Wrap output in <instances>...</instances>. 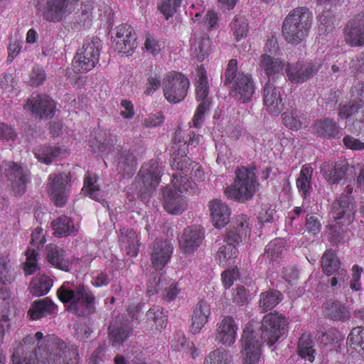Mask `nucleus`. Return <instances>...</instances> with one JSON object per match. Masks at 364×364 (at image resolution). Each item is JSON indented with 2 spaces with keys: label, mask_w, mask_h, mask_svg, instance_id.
<instances>
[{
  "label": "nucleus",
  "mask_w": 364,
  "mask_h": 364,
  "mask_svg": "<svg viewBox=\"0 0 364 364\" xmlns=\"http://www.w3.org/2000/svg\"><path fill=\"white\" fill-rule=\"evenodd\" d=\"M322 309L324 317L333 321L346 322L351 316L348 306L339 301H328Z\"/></svg>",
  "instance_id": "393cba45"
},
{
  "label": "nucleus",
  "mask_w": 364,
  "mask_h": 364,
  "mask_svg": "<svg viewBox=\"0 0 364 364\" xmlns=\"http://www.w3.org/2000/svg\"><path fill=\"white\" fill-rule=\"evenodd\" d=\"M343 40L350 47L364 46V11L348 21L343 28Z\"/></svg>",
  "instance_id": "2eb2a0df"
},
{
  "label": "nucleus",
  "mask_w": 364,
  "mask_h": 364,
  "mask_svg": "<svg viewBox=\"0 0 364 364\" xmlns=\"http://www.w3.org/2000/svg\"><path fill=\"white\" fill-rule=\"evenodd\" d=\"M136 34L133 28L127 24L116 27L114 36L111 37L112 44L119 53L132 55L137 46Z\"/></svg>",
  "instance_id": "f8f14e48"
},
{
  "label": "nucleus",
  "mask_w": 364,
  "mask_h": 364,
  "mask_svg": "<svg viewBox=\"0 0 364 364\" xmlns=\"http://www.w3.org/2000/svg\"><path fill=\"white\" fill-rule=\"evenodd\" d=\"M162 291V297L167 301H171L176 299L177 296L179 289L176 284L172 282L170 284L164 286Z\"/></svg>",
  "instance_id": "338daca9"
},
{
  "label": "nucleus",
  "mask_w": 364,
  "mask_h": 364,
  "mask_svg": "<svg viewBox=\"0 0 364 364\" xmlns=\"http://www.w3.org/2000/svg\"><path fill=\"white\" fill-rule=\"evenodd\" d=\"M26 344H35V353H30L23 358L18 351L13 353V364H77L78 350L75 346H67L65 343L55 335L43 337L41 331L27 336L23 339Z\"/></svg>",
  "instance_id": "f257e3e1"
},
{
  "label": "nucleus",
  "mask_w": 364,
  "mask_h": 364,
  "mask_svg": "<svg viewBox=\"0 0 364 364\" xmlns=\"http://www.w3.org/2000/svg\"><path fill=\"white\" fill-rule=\"evenodd\" d=\"M250 218L246 215H240L235 218V225L226 233V239L240 244L250 235Z\"/></svg>",
  "instance_id": "bb28decb"
},
{
  "label": "nucleus",
  "mask_w": 364,
  "mask_h": 364,
  "mask_svg": "<svg viewBox=\"0 0 364 364\" xmlns=\"http://www.w3.org/2000/svg\"><path fill=\"white\" fill-rule=\"evenodd\" d=\"M255 170V166L237 168L235 171L234 184L226 188L224 191L225 195L228 198L240 203L251 200L259 187Z\"/></svg>",
  "instance_id": "20e7f679"
},
{
  "label": "nucleus",
  "mask_w": 364,
  "mask_h": 364,
  "mask_svg": "<svg viewBox=\"0 0 364 364\" xmlns=\"http://www.w3.org/2000/svg\"><path fill=\"white\" fill-rule=\"evenodd\" d=\"M321 266L326 274L331 275L341 267V262L336 253L329 250L322 257Z\"/></svg>",
  "instance_id": "de8ad7c7"
},
{
  "label": "nucleus",
  "mask_w": 364,
  "mask_h": 364,
  "mask_svg": "<svg viewBox=\"0 0 364 364\" xmlns=\"http://www.w3.org/2000/svg\"><path fill=\"white\" fill-rule=\"evenodd\" d=\"M5 174L10 182L13 193L22 196L26 190V184L29 181L28 172L17 164L9 161L6 163Z\"/></svg>",
  "instance_id": "f3484780"
},
{
  "label": "nucleus",
  "mask_w": 364,
  "mask_h": 364,
  "mask_svg": "<svg viewBox=\"0 0 364 364\" xmlns=\"http://www.w3.org/2000/svg\"><path fill=\"white\" fill-rule=\"evenodd\" d=\"M314 132L318 137L324 139L340 138L342 135L338 123L330 118L316 120L314 124Z\"/></svg>",
  "instance_id": "cd10ccee"
},
{
  "label": "nucleus",
  "mask_w": 364,
  "mask_h": 364,
  "mask_svg": "<svg viewBox=\"0 0 364 364\" xmlns=\"http://www.w3.org/2000/svg\"><path fill=\"white\" fill-rule=\"evenodd\" d=\"M313 21V14L306 6H299L291 10L285 17L282 33L285 41L298 45L309 36Z\"/></svg>",
  "instance_id": "7ed1b4c3"
},
{
  "label": "nucleus",
  "mask_w": 364,
  "mask_h": 364,
  "mask_svg": "<svg viewBox=\"0 0 364 364\" xmlns=\"http://www.w3.org/2000/svg\"><path fill=\"white\" fill-rule=\"evenodd\" d=\"M210 312V305L206 301L200 300L198 302L193 309L191 318V331L193 333L200 332L208 322Z\"/></svg>",
  "instance_id": "473e14b6"
},
{
  "label": "nucleus",
  "mask_w": 364,
  "mask_h": 364,
  "mask_svg": "<svg viewBox=\"0 0 364 364\" xmlns=\"http://www.w3.org/2000/svg\"><path fill=\"white\" fill-rule=\"evenodd\" d=\"M166 284V278L164 275L157 272L151 273L147 282V291L150 296L153 295L163 290L164 286Z\"/></svg>",
  "instance_id": "5fc2aeb1"
},
{
  "label": "nucleus",
  "mask_w": 364,
  "mask_h": 364,
  "mask_svg": "<svg viewBox=\"0 0 364 364\" xmlns=\"http://www.w3.org/2000/svg\"><path fill=\"white\" fill-rule=\"evenodd\" d=\"M226 245L220 247L218 251V257L220 264L225 265L228 261L234 259L237 257V249L236 246L238 245L236 242H232L225 237Z\"/></svg>",
  "instance_id": "09e8293b"
},
{
  "label": "nucleus",
  "mask_w": 364,
  "mask_h": 364,
  "mask_svg": "<svg viewBox=\"0 0 364 364\" xmlns=\"http://www.w3.org/2000/svg\"><path fill=\"white\" fill-rule=\"evenodd\" d=\"M189 185L178 186L174 183L173 188L166 186L162 191L163 205L170 214H181L187 205L186 194Z\"/></svg>",
  "instance_id": "9b49d317"
},
{
  "label": "nucleus",
  "mask_w": 364,
  "mask_h": 364,
  "mask_svg": "<svg viewBox=\"0 0 364 364\" xmlns=\"http://www.w3.org/2000/svg\"><path fill=\"white\" fill-rule=\"evenodd\" d=\"M312 173L313 168L311 166H303L296 179V187L304 197L310 193Z\"/></svg>",
  "instance_id": "49530a36"
},
{
  "label": "nucleus",
  "mask_w": 364,
  "mask_h": 364,
  "mask_svg": "<svg viewBox=\"0 0 364 364\" xmlns=\"http://www.w3.org/2000/svg\"><path fill=\"white\" fill-rule=\"evenodd\" d=\"M362 107L363 104L356 103L352 100L348 104L339 105L338 114L341 118L347 119L357 112Z\"/></svg>",
  "instance_id": "052dcab7"
},
{
  "label": "nucleus",
  "mask_w": 364,
  "mask_h": 364,
  "mask_svg": "<svg viewBox=\"0 0 364 364\" xmlns=\"http://www.w3.org/2000/svg\"><path fill=\"white\" fill-rule=\"evenodd\" d=\"M284 63L277 58L264 53L261 55L259 61V68L267 76L268 80L275 82L276 79L282 77V70Z\"/></svg>",
  "instance_id": "c756f323"
},
{
  "label": "nucleus",
  "mask_w": 364,
  "mask_h": 364,
  "mask_svg": "<svg viewBox=\"0 0 364 364\" xmlns=\"http://www.w3.org/2000/svg\"><path fill=\"white\" fill-rule=\"evenodd\" d=\"M134 324L123 316H118L114 323L109 326V338L113 346H119L127 340L131 333Z\"/></svg>",
  "instance_id": "b1692460"
},
{
  "label": "nucleus",
  "mask_w": 364,
  "mask_h": 364,
  "mask_svg": "<svg viewBox=\"0 0 364 364\" xmlns=\"http://www.w3.org/2000/svg\"><path fill=\"white\" fill-rule=\"evenodd\" d=\"M46 240L43 229L41 228H37L31 233L30 245L33 247V249H35L38 252V250L43 247Z\"/></svg>",
  "instance_id": "680f3d73"
},
{
  "label": "nucleus",
  "mask_w": 364,
  "mask_h": 364,
  "mask_svg": "<svg viewBox=\"0 0 364 364\" xmlns=\"http://www.w3.org/2000/svg\"><path fill=\"white\" fill-rule=\"evenodd\" d=\"M57 295L63 303L70 302L68 310L78 316H85L95 310V296L83 284L64 282L57 291Z\"/></svg>",
  "instance_id": "f03ea898"
},
{
  "label": "nucleus",
  "mask_w": 364,
  "mask_h": 364,
  "mask_svg": "<svg viewBox=\"0 0 364 364\" xmlns=\"http://www.w3.org/2000/svg\"><path fill=\"white\" fill-rule=\"evenodd\" d=\"M190 161V159L186 155L176 156L173 159L171 167L173 169L181 171L186 176L191 171V164Z\"/></svg>",
  "instance_id": "bf43d9fd"
},
{
  "label": "nucleus",
  "mask_w": 364,
  "mask_h": 364,
  "mask_svg": "<svg viewBox=\"0 0 364 364\" xmlns=\"http://www.w3.org/2000/svg\"><path fill=\"white\" fill-rule=\"evenodd\" d=\"M51 226L54 231V235L58 237L75 235L77 233V229L73 221L70 218L65 215H61L54 220Z\"/></svg>",
  "instance_id": "e433bc0d"
},
{
  "label": "nucleus",
  "mask_w": 364,
  "mask_h": 364,
  "mask_svg": "<svg viewBox=\"0 0 364 364\" xmlns=\"http://www.w3.org/2000/svg\"><path fill=\"white\" fill-rule=\"evenodd\" d=\"M196 95L198 102H200L193 118L194 127H199L204 118V114L209 109L210 105L208 95V80L205 76H200L196 85Z\"/></svg>",
  "instance_id": "a211bd4d"
},
{
  "label": "nucleus",
  "mask_w": 364,
  "mask_h": 364,
  "mask_svg": "<svg viewBox=\"0 0 364 364\" xmlns=\"http://www.w3.org/2000/svg\"><path fill=\"white\" fill-rule=\"evenodd\" d=\"M237 325L231 316H225L218 324L216 339L226 346H232L236 338Z\"/></svg>",
  "instance_id": "a878e982"
},
{
  "label": "nucleus",
  "mask_w": 364,
  "mask_h": 364,
  "mask_svg": "<svg viewBox=\"0 0 364 364\" xmlns=\"http://www.w3.org/2000/svg\"><path fill=\"white\" fill-rule=\"evenodd\" d=\"M161 76L159 75L155 74L154 75H150L147 79V82L146 84V89L144 92L146 95H151L155 91H156L161 86Z\"/></svg>",
  "instance_id": "0e129e2a"
},
{
  "label": "nucleus",
  "mask_w": 364,
  "mask_h": 364,
  "mask_svg": "<svg viewBox=\"0 0 364 364\" xmlns=\"http://www.w3.org/2000/svg\"><path fill=\"white\" fill-rule=\"evenodd\" d=\"M119 242L122 249L127 250V254L131 256L137 255L138 239L136 233L134 230L127 228L121 229Z\"/></svg>",
  "instance_id": "58836bf2"
},
{
  "label": "nucleus",
  "mask_w": 364,
  "mask_h": 364,
  "mask_svg": "<svg viewBox=\"0 0 364 364\" xmlns=\"http://www.w3.org/2000/svg\"><path fill=\"white\" fill-rule=\"evenodd\" d=\"M52 286L53 280L47 276H42L32 282L30 294L36 296L46 295Z\"/></svg>",
  "instance_id": "3c124183"
},
{
  "label": "nucleus",
  "mask_w": 364,
  "mask_h": 364,
  "mask_svg": "<svg viewBox=\"0 0 364 364\" xmlns=\"http://www.w3.org/2000/svg\"><path fill=\"white\" fill-rule=\"evenodd\" d=\"M284 250V240L282 238H275L266 246L264 256L269 262H277L281 258Z\"/></svg>",
  "instance_id": "a18cd8bd"
},
{
  "label": "nucleus",
  "mask_w": 364,
  "mask_h": 364,
  "mask_svg": "<svg viewBox=\"0 0 364 364\" xmlns=\"http://www.w3.org/2000/svg\"><path fill=\"white\" fill-rule=\"evenodd\" d=\"M204 364H232L230 356L223 348L210 352L204 360Z\"/></svg>",
  "instance_id": "6e6d98bb"
},
{
  "label": "nucleus",
  "mask_w": 364,
  "mask_h": 364,
  "mask_svg": "<svg viewBox=\"0 0 364 364\" xmlns=\"http://www.w3.org/2000/svg\"><path fill=\"white\" fill-rule=\"evenodd\" d=\"M97 178L92 176L88 172L85 176L84 186L82 191L85 196H88L92 199L102 203L104 207H108V203L102 198L101 192L97 185H96Z\"/></svg>",
  "instance_id": "ea45409f"
},
{
  "label": "nucleus",
  "mask_w": 364,
  "mask_h": 364,
  "mask_svg": "<svg viewBox=\"0 0 364 364\" xmlns=\"http://www.w3.org/2000/svg\"><path fill=\"white\" fill-rule=\"evenodd\" d=\"M45 257L47 261L56 268L65 272L70 271L71 264L65 258V251L55 244L50 243L46 245Z\"/></svg>",
  "instance_id": "c85d7f7f"
},
{
  "label": "nucleus",
  "mask_w": 364,
  "mask_h": 364,
  "mask_svg": "<svg viewBox=\"0 0 364 364\" xmlns=\"http://www.w3.org/2000/svg\"><path fill=\"white\" fill-rule=\"evenodd\" d=\"M65 152V149L57 146H41L34 149L36 159L46 164H50L53 161L60 158Z\"/></svg>",
  "instance_id": "c9c22d12"
},
{
  "label": "nucleus",
  "mask_w": 364,
  "mask_h": 364,
  "mask_svg": "<svg viewBox=\"0 0 364 364\" xmlns=\"http://www.w3.org/2000/svg\"><path fill=\"white\" fill-rule=\"evenodd\" d=\"M322 170L325 179L329 184L333 185L338 183L345 176L346 166L341 164L325 165Z\"/></svg>",
  "instance_id": "37998d69"
},
{
  "label": "nucleus",
  "mask_w": 364,
  "mask_h": 364,
  "mask_svg": "<svg viewBox=\"0 0 364 364\" xmlns=\"http://www.w3.org/2000/svg\"><path fill=\"white\" fill-rule=\"evenodd\" d=\"M181 3L182 0H161L158 9L166 18L168 19L177 12Z\"/></svg>",
  "instance_id": "4d7b16f0"
},
{
  "label": "nucleus",
  "mask_w": 364,
  "mask_h": 364,
  "mask_svg": "<svg viewBox=\"0 0 364 364\" xmlns=\"http://www.w3.org/2000/svg\"><path fill=\"white\" fill-rule=\"evenodd\" d=\"M282 293L276 289H269L259 295V306L263 311L275 307L282 300Z\"/></svg>",
  "instance_id": "79ce46f5"
},
{
  "label": "nucleus",
  "mask_w": 364,
  "mask_h": 364,
  "mask_svg": "<svg viewBox=\"0 0 364 364\" xmlns=\"http://www.w3.org/2000/svg\"><path fill=\"white\" fill-rule=\"evenodd\" d=\"M209 208L212 222L216 228H222L228 223L230 210L225 203L214 199L209 203Z\"/></svg>",
  "instance_id": "7c9ffc66"
},
{
  "label": "nucleus",
  "mask_w": 364,
  "mask_h": 364,
  "mask_svg": "<svg viewBox=\"0 0 364 364\" xmlns=\"http://www.w3.org/2000/svg\"><path fill=\"white\" fill-rule=\"evenodd\" d=\"M56 309L57 306L51 299L46 297L33 301L28 314L32 320H37L55 313Z\"/></svg>",
  "instance_id": "f704fd0d"
},
{
  "label": "nucleus",
  "mask_w": 364,
  "mask_h": 364,
  "mask_svg": "<svg viewBox=\"0 0 364 364\" xmlns=\"http://www.w3.org/2000/svg\"><path fill=\"white\" fill-rule=\"evenodd\" d=\"M144 46L146 50L153 55H157L161 50V45L155 38L150 34L146 36Z\"/></svg>",
  "instance_id": "774afa93"
},
{
  "label": "nucleus",
  "mask_w": 364,
  "mask_h": 364,
  "mask_svg": "<svg viewBox=\"0 0 364 364\" xmlns=\"http://www.w3.org/2000/svg\"><path fill=\"white\" fill-rule=\"evenodd\" d=\"M191 49L193 54L200 61L204 60L208 55L210 48V39L208 38H201L200 39H192Z\"/></svg>",
  "instance_id": "603ef678"
},
{
  "label": "nucleus",
  "mask_w": 364,
  "mask_h": 364,
  "mask_svg": "<svg viewBox=\"0 0 364 364\" xmlns=\"http://www.w3.org/2000/svg\"><path fill=\"white\" fill-rule=\"evenodd\" d=\"M356 212L354 198L346 194H341L332 204L331 215L335 220H341L342 225H348L353 223Z\"/></svg>",
  "instance_id": "4468645a"
},
{
  "label": "nucleus",
  "mask_w": 364,
  "mask_h": 364,
  "mask_svg": "<svg viewBox=\"0 0 364 364\" xmlns=\"http://www.w3.org/2000/svg\"><path fill=\"white\" fill-rule=\"evenodd\" d=\"M231 28L235 39L238 41L247 36L248 32V23L242 16H235L231 23Z\"/></svg>",
  "instance_id": "864d4df0"
},
{
  "label": "nucleus",
  "mask_w": 364,
  "mask_h": 364,
  "mask_svg": "<svg viewBox=\"0 0 364 364\" xmlns=\"http://www.w3.org/2000/svg\"><path fill=\"white\" fill-rule=\"evenodd\" d=\"M26 107L36 117L48 119L55 113V104L48 95H36L28 100Z\"/></svg>",
  "instance_id": "aec40b11"
},
{
  "label": "nucleus",
  "mask_w": 364,
  "mask_h": 364,
  "mask_svg": "<svg viewBox=\"0 0 364 364\" xmlns=\"http://www.w3.org/2000/svg\"><path fill=\"white\" fill-rule=\"evenodd\" d=\"M323 63V60L317 59L306 63L289 64L286 68L287 75L291 82H304L317 73L322 67Z\"/></svg>",
  "instance_id": "ddd939ff"
},
{
  "label": "nucleus",
  "mask_w": 364,
  "mask_h": 364,
  "mask_svg": "<svg viewBox=\"0 0 364 364\" xmlns=\"http://www.w3.org/2000/svg\"><path fill=\"white\" fill-rule=\"evenodd\" d=\"M163 173L162 166L154 159L144 163L135 178V189L143 198L149 197L158 186Z\"/></svg>",
  "instance_id": "423d86ee"
},
{
  "label": "nucleus",
  "mask_w": 364,
  "mask_h": 364,
  "mask_svg": "<svg viewBox=\"0 0 364 364\" xmlns=\"http://www.w3.org/2000/svg\"><path fill=\"white\" fill-rule=\"evenodd\" d=\"M203 239L204 230L200 226L188 227L179 238L180 247L186 254H191L198 250Z\"/></svg>",
  "instance_id": "412c9836"
},
{
  "label": "nucleus",
  "mask_w": 364,
  "mask_h": 364,
  "mask_svg": "<svg viewBox=\"0 0 364 364\" xmlns=\"http://www.w3.org/2000/svg\"><path fill=\"white\" fill-rule=\"evenodd\" d=\"M115 162L117 163V171L122 176L132 175L136 166V161L132 153L129 149L121 148L118 149Z\"/></svg>",
  "instance_id": "72a5a7b5"
},
{
  "label": "nucleus",
  "mask_w": 364,
  "mask_h": 364,
  "mask_svg": "<svg viewBox=\"0 0 364 364\" xmlns=\"http://www.w3.org/2000/svg\"><path fill=\"white\" fill-rule=\"evenodd\" d=\"M263 100L268 112L273 115L277 116L283 109L284 104L279 87L275 85V82H266L263 90Z\"/></svg>",
  "instance_id": "5701e85b"
},
{
  "label": "nucleus",
  "mask_w": 364,
  "mask_h": 364,
  "mask_svg": "<svg viewBox=\"0 0 364 364\" xmlns=\"http://www.w3.org/2000/svg\"><path fill=\"white\" fill-rule=\"evenodd\" d=\"M282 122L287 127L295 131L307 125L306 116L294 108L287 109L282 114Z\"/></svg>",
  "instance_id": "4c0bfd02"
},
{
  "label": "nucleus",
  "mask_w": 364,
  "mask_h": 364,
  "mask_svg": "<svg viewBox=\"0 0 364 364\" xmlns=\"http://www.w3.org/2000/svg\"><path fill=\"white\" fill-rule=\"evenodd\" d=\"M46 79L44 70L38 66L33 68L29 77V83L31 86L42 85Z\"/></svg>",
  "instance_id": "e2e57ef3"
},
{
  "label": "nucleus",
  "mask_w": 364,
  "mask_h": 364,
  "mask_svg": "<svg viewBox=\"0 0 364 364\" xmlns=\"http://www.w3.org/2000/svg\"><path fill=\"white\" fill-rule=\"evenodd\" d=\"M241 343L244 364H256L259 363L261 355V341L250 327H246L242 332Z\"/></svg>",
  "instance_id": "dca6fc26"
},
{
  "label": "nucleus",
  "mask_w": 364,
  "mask_h": 364,
  "mask_svg": "<svg viewBox=\"0 0 364 364\" xmlns=\"http://www.w3.org/2000/svg\"><path fill=\"white\" fill-rule=\"evenodd\" d=\"M262 341L273 346L289 330L287 318L279 313H269L263 317L260 326Z\"/></svg>",
  "instance_id": "1a4fd4ad"
},
{
  "label": "nucleus",
  "mask_w": 364,
  "mask_h": 364,
  "mask_svg": "<svg viewBox=\"0 0 364 364\" xmlns=\"http://www.w3.org/2000/svg\"><path fill=\"white\" fill-rule=\"evenodd\" d=\"M26 261L24 264V271L26 274H33L38 269L37 257L38 256V252L35 249L28 248L26 251Z\"/></svg>",
  "instance_id": "13d9d810"
},
{
  "label": "nucleus",
  "mask_w": 364,
  "mask_h": 364,
  "mask_svg": "<svg viewBox=\"0 0 364 364\" xmlns=\"http://www.w3.org/2000/svg\"><path fill=\"white\" fill-rule=\"evenodd\" d=\"M16 277V272L12 268L10 260L7 257L0 258V299L6 300L10 297V293L6 287Z\"/></svg>",
  "instance_id": "2f4dec72"
},
{
  "label": "nucleus",
  "mask_w": 364,
  "mask_h": 364,
  "mask_svg": "<svg viewBox=\"0 0 364 364\" xmlns=\"http://www.w3.org/2000/svg\"><path fill=\"white\" fill-rule=\"evenodd\" d=\"M50 197L58 206H63L67 200L66 185L70 181L68 173H53L49 176Z\"/></svg>",
  "instance_id": "4be33fe9"
},
{
  "label": "nucleus",
  "mask_w": 364,
  "mask_h": 364,
  "mask_svg": "<svg viewBox=\"0 0 364 364\" xmlns=\"http://www.w3.org/2000/svg\"><path fill=\"white\" fill-rule=\"evenodd\" d=\"M314 341L309 334L304 333L298 341L299 355L310 362L314 360Z\"/></svg>",
  "instance_id": "c03bdc74"
},
{
  "label": "nucleus",
  "mask_w": 364,
  "mask_h": 364,
  "mask_svg": "<svg viewBox=\"0 0 364 364\" xmlns=\"http://www.w3.org/2000/svg\"><path fill=\"white\" fill-rule=\"evenodd\" d=\"M173 247L170 241L156 240L152 245L151 260L156 270H161L168 262Z\"/></svg>",
  "instance_id": "6ab92c4d"
},
{
  "label": "nucleus",
  "mask_w": 364,
  "mask_h": 364,
  "mask_svg": "<svg viewBox=\"0 0 364 364\" xmlns=\"http://www.w3.org/2000/svg\"><path fill=\"white\" fill-rule=\"evenodd\" d=\"M190 86L188 79L179 73H168L163 80V91L165 98L171 103L182 101L187 95Z\"/></svg>",
  "instance_id": "9d476101"
},
{
  "label": "nucleus",
  "mask_w": 364,
  "mask_h": 364,
  "mask_svg": "<svg viewBox=\"0 0 364 364\" xmlns=\"http://www.w3.org/2000/svg\"><path fill=\"white\" fill-rule=\"evenodd\" d=\"M164 116L161 112L149 114L142 122L144 127H156L161 125L164 122Z\"/></svg>",
  "instance_id": "69168bd1"
},
{
  "label": "nucleus",
  "mask_w": 364,
  "mask_h": 364,
  "mask_svg": "<svg viewBox=\"0 0 364 364\" xmlns=\"http://www.w3.org/2000/svg\"><path fill=\"white\" fill-rule=\"evenodd\" d=\"M115 141L116 139L112 138L110 134L106 136L105 139H96L92 141V151L95 153L107 154L115 149Z\"/></svg>",
  "instance_id": "8fccbe9b"
},
{
  "label": "nucleus",
  "mask_w": 364,
  "mask_h": 364,
  "mask_svg": "<svg viewBox=\"0 0 364 364\" xmlns=\"http://www.w3.org/2000/svg\"><path fill=\"white\" fill-rule=\"evenodd\" d=\"M237 60H229L224 73V85L232 83L230 95L240 103H247L252 100L255 93V84L248 74L237 73Z\"/></svg>",
  "instance_id": "39448f33"
},
{
  "label": "nucleus",
  "mask_w": 364,
  "mask_h": 364,
  "mask_svg": "<svg viewBox=\"0 0 364 364\" xmlns=\"http://www.w3.org/2000/svg\"><path fill=\"white\" fill-rule=\"evenodd\" d=\"M101 40L97 37L87 38L73 60V67L75 73H86L92 70L99 61Z\"/></svg>",
  "instance_id": "0eeeda50"
},
{
  "label": "nucleus",
  "mask_w": 364,
  "mask_h": 364,
  "mask_svg": "<svg viewBox=\"0 0 364 364\" xmlns=\"http://www.w3.org/2000/svg\"><path fill=\"white\" fill-rule=\"evenodd\" d=\"M38 14L49 22H60L71 13L78 0H35Z\"/></svg>",
  "instance_id": "6e6552de"
},
{
  "label": "nucleus",
  "mask_w": 364,
  "mask_h": 364,
  "mask_svg": "<svg viewBox=\"0 0 364 364\" xmlns=\"http://www.w3.org/2000/svg\"><path fill=\"white\" fill-rule=\"evenodd\" d=\"M347 346L361 355H364V327L356 326L352 328L348 336Z\"/></svg>",
  "instance_id": "a19ab883"
}]
</instances>
